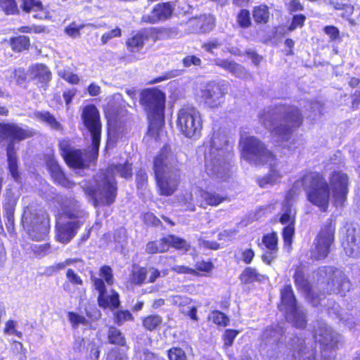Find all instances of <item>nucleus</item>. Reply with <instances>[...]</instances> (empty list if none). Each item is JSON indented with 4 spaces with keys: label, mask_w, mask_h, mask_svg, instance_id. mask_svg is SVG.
I'll return each instance as SVG.
<instances>
[{
    "label": "nucleus",
    "mask_w": 360,
    "mask_h": 360,
    "mask_svg": "<svg viewBox=\"0 0 360 360\" xmlns=\"http://www.w3.org/2000/svg\"><path fill=\"white\" fill-rule=\"evenodd\" d=\"M115 322L121 325L124 322L132 319V315L129 311H119L115 314Z\"/></svg>",
    "instance_id": "nucleus-58"
},
{
    "label": "nucleus",
    "mask_w": 360,
    "mask_h": 360,
    "mask_svg": "<svg viewBox=\"0 0 360 360\" xmlns=\"http://www.w3.org/2000/svg\"><path fill=\"white\" fill-rule=\"evenodd\" d=\"M83 25H77L76 22L70 23L65 30V32L70 37L75 38L80 35V30L84 28Z\"/></svg>",
    "instance_id": "nucleus-53"
},
{
    "label": "nucleus",
    "mask_w": 360,
    "mask_h": 360,
    "mask_svg": "<svg viewBox=\"0 0 360 360\" xmlns=\"http://www.w3.org/2000/svg\"><path fill=\"white\" fill-rule=\"evenodd\" d=\"M82 119L86 129L91 134L92 150L97 154L101 133V122L99 111L94 105H86L82 110Z\"/></svg>",
    "instance_id": "nucleus-16"
},
{
    "label": "nucleus",
    "mask_w": 360,
    "mask_h": 360,
    "mask_svg": "<svg viewBox=\"0 0 360 360\" xmlns=\"http://www.w3.org/2000/svg\"><path fill=\"white\" fill-rule=\"evenodd\" d=\"M101 278H96L91 276V280L94 283L95 289L98 291L99 296L98 302L99 306L104 308L115 309L120 305L119 295L114 290H111L108 292L105 290L103 280L108 285H112L113 283V276L112 274V269L109 266H103L100 269Z\"/></svg>",
    "instance_id": "nucleus-13"
},
{
    "label": "nucleus",
    "mask_w": 360,
    "mask_h": 360,
    "mask_svg": "<svg viewBox=\"0 0 360 360\" xmlns=\"http://www.w3.org/2000/svg\"><path fill=\"white\" fill-rule=\"evenodd\" d=\"M141 102L147 112L149 129H158L164 122L165 95L157 89L144 90Z\"/></svg>",
    "instance_id": "nucleus-9"
},
{
    "label": "nucleus",
    "mask_w": 360,
    "mask_h": 360,
    "mask_svg": "<svg viewBox=\"0 0 360 360\" xmlns=\"http://www.w3.org/2000/svg\"><path fill=\"white\" fill-rule=\"evenodd\" d=\"M28 72L30 77L41 84L42 86L46 87L51 79V72L46 65L41 63L30 66Z\"/></svg>",
    "instance_id": "nucleus-26"
},
{
    "label": "nucleus",
    "mask_w": 360,
    "mask_h": 360,
    "mask_svg": "<svg viewBox=\"0 0 360 360\" xmlns=\"http://www.w3.org/2000/svg\"><path fill=\"white\" fill-rule=\"evenodd\" d=\"M266 278L264 275L259 274L255 269L248 267L240 276V279L243 283H251L255 281H261Z\"/></svg>",
    "instance_id": "nucleus-38"
},
{
    "label": "nucleus",
    "mask_w": 360,
    "mask_h": 360,
    "mask_svg": "<svg viewBox=\"0 0 360 360\" xmlns=\"http://www.w3.org/2000/svg\"><path fill=\"white\" fill-rule=\"evenodd\" d=\"M148 39L146 31H140L133 34L126 41L127 50L131 53H138L143 47Z\"/></svg>",
    "instance_id": "nucleus-32"
},
{
    "label": "nucleus",
    "mask_w": 360,
    "mask_h": 360,
    "mask_svg": "<svg viewBox=\"0 0 360 360\" xmlns=\"http://www.w3.org/2000/svg\"><path fill=\"white\" fill-rule=\"evenodd\" d=\"M115 174L126 179L131 177V165L127 163L112 165L105 172H102L96 175L95 186L84 187L85 193L91 197L95 207L99 205H110L114 202L117 191Z\"/></svg>",
    "instance_id": "nucleus-2"
},
{
    "label": "nucleus",
    "mask_w": 360,
    "mask_h": 360,
    "mask_svg": "<svg viewBox=\"0 0 360 360\" xmlns=\"http://www.w3.org/2000/svg\"><path fill=\"white\" fill-rule=\"evenodd\" d=\"M59 147L61 155L63 157L64 160L67 156L70 155V153L75 149L71 147L68 140L60 141L59 143Z\"/></svg>",
    "instance_id": "nucleus-62"
},
{
    "label": "nucleus",
    "mask_w": 360,
    "mask_h": 360,
    "mask_svg": "<svg viewBox=\"0 0 360 360\" xmlns=\"http://www.w3.org/2000/svg\"><path fill=\"white\" fill-rule=\"evenodd\" d=\"M28 134L25 130L13 123H0V141L8 139L7 145L6 155L8 164V169L11 176L15 181H18L20 175L18 171V160L15 141H22L27 137Z\"/></svg>",
    "instance_id": "nucleus-8"
},
{
    "label": "nucleus",
    "mask_w": 360,
    "mask_h": 360,
    "mask_svg": "<svg viewBox=\"0 0 360 360\" xmlns=\"http://www.w3.org/2000/svg\"><path fill=\"white\" fill-rule=\"evenodd\" d=\"M305 16L304 15H295L293 16L292 21L289 26L288 30L290 31H293L297 27H301L303 26L305 21Z\"/></svg>",
    "instance_id": "nucleus-61"
},
{
    "label": "nucleus",
    "mask_w": 360,
    "mask_h": 360,
    "mask_svg": "<svg viewBox=\"0 0 360 360\" xmlns=\"http://www.w3.org/2000/svg\"><path fill=\"white\" fill-rule=\"evenodd\" d=\"M147 274V269L134 264L131 271L130 281L133 284L141 285L146 281Z\"/></svg>",
    "instance_id": "nucleus-37"
},
{
    "label": "nucleus",
    "mask_w": 360,
    "mask_h": 360,
    "mask_svg": "<svg viewBox=\"0 0 360 360\" xmlns=\"http://www.w3.org/2000/svg\"><path fill=\"white\" fill-rule=\"evenodd\" d=\"M108 340L112 344L124 345V338L122 333L115 328H110L108 331Z\"/></svg>",
    "instance_id": "nucleus-48"
},
{
    "label": "nucleus",
    "mask_w": 360,
    "mask_h": 360,
    "mask_svg": "<svg viewBox=\"0 0 360 360\" xmlns=\"http://www.w3.org/2000/svg\"><path fill=\"white\" fill-rule=\"evenodd\" d=\"M329 1H330V4L331 5H333L335 9L342 10V13H341L342 17L347 19L351 25H356L355 20L350 18L354 12V6H352L350 4H344L342 2H340L339 0H329Z\"/></svg>",
    "instance_id": "nucleus-35"
},
{
    "label": "nucleus",
    "mask_w": 360,
    "mask_h": 360,
    "mask_svg": "<svg viewBox=\"0 0 360 360\" xmlns=\"http://www.w3.org/2000/svg\"><path fill=\"white\" fill-rule=\"evenodd\" d=\"M169 360H187L184 351L179 347H173L167 351Z\"/></svg>",
    "instance_id": "nucleus-52"
},
{
    "label": "nucleus",
    "mask_w": 360,
    "mask_h": 360,
    "mask_svg": "<svg viewBox=\"0 0 360 360\" xmlns=\"http://www.w3.org/2000/svg\"><path fill=\"white\" fill-rule=\"evenodd\" d=\"M290 349L293 350L292 356L299 360H316V352L312 345L306 342L305 340L300 336L292 339Z\"/></svg>",
    "instance_id": "nucleus-21"
},
{
    "label": "nucleus",
    "mask_w": 360,
    "mask_h": 360,
    "mask_svg": "<svg viewBox=\"0 0 360 360\" xmlns=\"http://www.w3.org/2000/svg\"><path fill=\"white\" fill-rule=\"evenodd\" d=\"M47 167L54 181L63 187L70 188L72 184L65 176L60 166L54 159L47 162Z\"/></svg>",
    "instance_id": "nucleus-30"
},
{
    "label": "nucleus",
    "mask_w": 360,
    "mask_h": 360,
    "mask_svg": "<svg viewBox=\"0 0 360 360\" xmlns=\"http://www.w3.org/2000/svg\"><path fill=\"white\" fill-rule=\"evenodd\" d=\"M238 334V331L237 330L231 329L226 330L224 335V345L227 347L231 346Z\"/></svg>",
    "instance_id": "nucleus-64"
},
{
    "label": "nucleus",
    "mask_w": 360,
    "mask_h": 360,
    "mask_svg": "<svg viewBox=\"0 0 360 360\" xmlns=\"http://www.w3.org/2000/svg\"><path fill=\"white\" fill-rule=\"evenodd\" d=\"M63 214L71 221L64 222L62 219L56 224V238L58 241L67 243L75 236L77 230L82 226L87 217V212L81 207L79 201L75 199L67 200L63 207Z\"/></svg>",
    "instance_id": "nucleus-6"
},
{
    "label": "nucleus",
    "mask_w": 360,
    "mask_h": 360,
    "mask_svg": "<svg viewBox=\"0 0 360 360\" xmlns=\"http://www.w3.org/2000/svg\"><path fill=\"white\" fill-rule=\"evenodd\" d=\"M153 169L160 193L171 195L176 190L179 180V163L167 147L155 157Z\"/></svg>",
    "instance_id": "nucleus-5"
},
{
    "label": "nucleus",
    "mask_w": 360,
    "mask_h": 360,
    "mask_svg": "<svg viewBox=\"0 0 360 360\" xmlns=\"http://www.w3.org/2000/svg\"><path fill=\"white\" fill-rule=\"evenodd\" d=\"M329 189L335 206H342L348 193V177L341 172H334L329 177Z\"/></svg>",
    "instance_id": "nucleus-19"
},
{
    "label": "nucleus",
    "mask_w": 360,
    "mask_h": 360,
    "mask_svg": "<svg viewBox=\"0 0 360 360\" xmlns=\"http://www.w3.org/2000/svg\"><path fill=\"white\" fill-rule=\"evenodd\" d=\"M342 245L349 257L360 256V232L354 228H348L342 236Z\"/></svg>",
    "instance_id": "nucleus-22"
},
{
    "label": "nucleus",
    "mask_w": 360,
    "mask_h": 360,
    "mask_svg": "<svg viewBox=\"0 0 360 360\" xmlns=\"http://www.w3.org/2000/svg\"><path fill=\"white\" fill-rule=\"evenodd\" d=\"M177 127L186 137L198 139L202 129L200 112L193 107L181 109L178 113Z\"/></svg>",
    "instance_id": "nucleus-14"
},
{
    "label": "nucleus",
    "mask_w": 360,
    "mask_h": 360,
    "mask_svg": "<svg viewBox=\"0 0 360 360\" xmlns=\"http://www.w3.org/2000/svg\"><path fill=\"white\" fill-rule=\"evenodd\" d=\"M89 160V154L78 149H74L65 159L66 163L74 168H82Z\"/></svg>",
    "instance_id": "nucleus-31"
},
{
    "label": "nucleus",
    "mask_w": 360,
    "mask_h": 360,
    "mask_svg": "<svg viewBox=\"0 0 360 360\" xmlns=\"http://www.w3.org/2000/svg\"><path fill=\"white\" fill-rule=\"evenodd\" d=\"M106 360H128V358L124 351L115 348L108 354Z\"/></svg>",
    "instance_id": "nucleus-57"
},
{
    "label": "nucleus",
    "mask_w": 360,
    "mask_h": 360,
    "mask_svg": "<svg viewBox=\"0 0 360 360\" xmlns=\"http://www.w3.org/2000/svg\"><path fill=\"white\" fill-rule=\"evenodd\" d=\"M122 35V30L119 27H115V29L104 33L101 37V41L103 44H107L110 40L115 37H120Z\"/></svg>",
    "instance_id": "nucleus-56"
},
{
    "label": "nucleus",
    "mask_w": 360,
    "mask_h": 360,
    "mask_svg": "<svg viewBox=\"0 0 360 360\" xmlns=\"http://www.w3.org/2000/svg\"><path fill=\"white\" fill-rule=\"evenodd\" d=\"M14 210L15 203L13 202H8L4 205L5 215L7 219L8 224L12 225L14 221Z\"/></svg>",
    "instance_id": "nucleus-54"
},
{
    "label": "nucleus",
    "mask_w": 360,
    "mask_h": 360,
    "mask_svg": "<svg viewBox=\"0 0 360 360\" xmlns=\"http://www.w3.org/2000/svg\"><path fill=\"white\" fill-rule=\"evenodd\" d=\"M133 360H162V358L148 349H143L136 352Z\"/></svg>",
    "instance_id": "nucleus-50"
},
{
    "label": "nucleus",
    "mask_w": 360,
    "mask_h": 360,
    "mask_svg": "<svg viewBox=\"0 0 360 360\" xmlns=\"http://www.w3.org/2000/svg\"><path fill=\"white\" fill-rule=\"evenodd\" d=\"M269 8L265 5H259L253 10V18L257 23H266L269 18Z\"/></svg>",
    "instance_id": "nucleus-39"
},
{
    "label": "nucleus",
    "mask_w": 360,
    "mask_h": 360,
    "mask_svg": "<svg viewBox=\"0 0 360 360\" xmlns=\"http://www.w3.org/2000/svg\"><path fill=\"white\" fill-rule=\"evenodd\" d=\"M11 48L15 51H21L28 49L30 46V39L25 36L13 37L10 40Z\"/></svg>",
    "instance_id": "nucleus-40"
},
{
    "label": "nucleus",
    "mask_w": 360,
    "mask_h": 360,
    "mask_svg": "<svg viewBox=\"0 0 360 360\" xmlns=\"http://www.w3.org/2000/svg\"><path fill=\"white\" fill-rule=\"evenodd\" d=\"M295 185H302L308 201L312 205L323 212L328 210L330 196L329 186L320 174L309 172L297 181Z\"/></svg>",
    "instance_id": "nucleus-7"
},
{
    "label": "nucleus",
    "mask_w": 360,
    "mask_h": 360,
    "mask_svg": "<svg viewBox=\"0 0 360 360\" xmlns=\"http://www.w3.org/2000/svg\"><path fill=\"white\" fill-rule=\"evenodd\" d=\"M35 117L37 120L45 123L52 129L57 131H60L62 129V125L49 112H36Z\"/></svg>",
    "instance_id": "nucleus-36"
},
{
    "label": "nucleus",
    "mask_w": 360,
    "mask_h": 360,
    "mask_svg": "<svg viewBox=\"0 0 360 360\" xmlns=\"http://www.w3.org/2000/svg\"><path fill=\"white\" fill-rule=\"evenodd\" d=\"M240 147L243 159L255 165L269 164V173L258 181L261 187L274 186L280 182L286 173L284 165L276 161L275 156L264 148L262 143L253 136H242Z\"/></svg>",
    "instance_id": "nucleus-1"
},
{
    "label": "nucleus",
    "mask_w": 360,
    "mask_h": 360,
    "mask_svg": "<svg viewBox=\"0 0 360 360\" xmlns=\"http://www.w3.org/2000/svg\"><path fill=\"white\" fill-rule=\"evenodd\" d=\"M283 335V328L276 325L267 328L262 335V340L266 344H274L281 340Z\"/></svg>",
    "instance_id": "nucleus-33"
},
{
    "label": "nucleus",
    "mask_w": 360,
    "mask_h": 360,
    "mask_svg": "<svg viewBox=\"0 0 360 360\" xmlns=\"http://www.w3.org/2000/svg\"><path fill=\"white\" fill-rule=\"evenodd\" d=\"M195 193L200 197V199L197 200V203H199L200 206H203L204 203L206 205L217 206L226 198V195L202 189L197 190Z\"/></svg>",
    "instance_id": "nucleus-27"
},
{
    "label": "nucleus",
    "mask_w": 360,
    "mask_h": 360,
    "mask_svg": "<svg viewBox=\"0 0 360 360\" xmlns=\"http://www.w3.org/2000/svg\"><path fill=\"white\" fill-rule=\"evenodd\" d=\"M173 10L174 6L170 3L158 4L155 6L150 14L142 17V20L152 24L157 23L170 17Z\"/></svg>",
    "instance_id": "nucleus-24"
},
{
    "label": "nucleus",
    "mask_w": 360,
    "mask_h": 360,
    "mask_svg": "<svg viewBox=\"0 0 360 360\" xmlns=\"http://www.w3.org/2000/svg\"><path fill=\"white\" fill-rule=\"evenodd\" d=\"M21 7L27 13L40 11V13L35 15L36 18L39 19L47 17L46 13L43 11V5L39 0H22Z\"/></svg>",
    "instance_id": "nucleus-34"
},
{
    "label": "nucleus",
    "mask_w": 360,
    "mask_h": 360,
    "mask_svg": "<svg viewBox=\"0 0 360 360\" xmlns=\"http://www.w3.org/2000/svg\"><path fill=\"white\" fill-rule=\"evenodd\" d=\"M264 126L271 130L276 141H288L293 129L302 122L299 110L293 106H278L265 112L261 117Z\"/></svg>",
    "instance_id": "nucleus-3"
},
{
    "label": "nucleus",
    "mask_w": 360,
    "mask_h": 360,
    "mask_svg": "<svg viewBox=\"0 0 360 360\" xmlns=\"http://www.w3.org/2000/svg\"><path fill=\"white\" fill-rule=\"evenodd\" d=\"M231 152L232 146L229 143L226 135L221 131H214L209 148L205 153V166L207 175L213 179H225L228 176Z\"/></svg>",
    "instance_id": "nucleus-4"
},
{
    "label": "nucleus",
    "mask_w": 360,
    "mask_h": 360,
    "mask_svg": "<svg viewBox=\"0 0 360 360\" xmlns=\"http://www.w3.org/2000/svg\"><path fill=\"white\" fill-rule=\"evenodd\" d=\"M278 236L276 233L266 234L263 236L262 242L269 250H278Z\"/></svg>",
    "instance_id": "nucleus-43"
},
{
    "label": "nucleus",
    "mask_w": 360,
    "mask_h": 360,
    "mask_svg": "<svg viewBox=\"0 0 360 360\" xmlns=\"http://www.w3.org/2000/svg\"><path fill=\"white\" fill-rule=\"evenodd\" d=\"M66 278L68 281L63 283V290L72 294L73 290L71 288V285H78V291L79 294L80 300H83V296L85 294V290L82 288L83 285V281L81 277L77 274L72 269H68L66 272Z\"/></svg>",
    "instance_id": "nucleus-29"
},
{
    "label": "nucleus",
    "mask_w": 360,
    "mask_h": 360,
    "mask_svg": "<svg viewBox=\"0 0 360 360\" xmlns=\"http://www.w3.org/2000/svg\"><path fill=\"white\" fill-rule=\"evenodd\" d=\"M172 302L179 307H184L191 303V299L186 296L175 295L172 297Z\"/></svg>",
    "instance_id": "nucleus-60"
},
{
    "label": "nucleus",
    "mask_w": 360,
    "mask_h": 360,
    "mask_svg": "<svg viewBox=\"0 0 360 360\" xmlns=\"http://www.w3.org/2000/svg\"><path fill=\"white\" fill-rule=\"evenodd\" d=\"M335 227L330 222L324 226L314 242V247L311 250V257L319 260L326 258L334 240Z\"/></svg>",
    "instance_id": "nucleus-17"
},
{
    "label": "nucleus",
    "mask_w": 360,
    "mask_h": 360,
    "mask_svg": "<svg viewBox=\"0 0 360 360\" xmlns=\"http://www.w3.org/2000/svg\"><path fill=\"white\" fill-rule=\"evenodd\" d=\"M226 91L224 86L215 82H210L200 90L198 96L210 108H217L224 102Z\"/></svg>",
    "instance_id": "nucleus-18"
},
{
    "label": "nucleus",
    "mask_w": 360,
    "mask_h": 360,
    "mask_svg": "<svg viewBox=\"0 0 360 360\" xmlns=\"http://www.w3.org/2000/svg\"><path fill=\"white\" fill-rule=\"evenodd\" d=\"M86 352L88 353L86 360H98L100 351L96 344L89 342L86 347Z\"/></svg>",
    "instance_id": "nucleus-55"
},
{
    "label": "nucleus",
    "mask_w": 360,
    "mask_h": 360,
    "mask_svg": "<svg viewBox=\"0 0 360 360\" xmlns=\"http://www.w3.org/2000/svg\"><path fill=\"white\" fill-rule=\"evenodd\" d=\"M17 323L13 320H9L6 323L4 332L8 335H15L18 338L22 337V333L15 330Z\"/></svg>",
    "instance_id": "nucleus-59"
},
{
    "label": "nucleus",
    "mask_w": 360,
    "mask_h": 360,
    "mask_svg": "<svg viewBox=\"0 0 360 360\" xmlns=\"http://www.w3.org/2000/svg\"><path fill=\"white\" fill-rule=\"evenodd\" d=\"M314 328V338L315 342L320 345L324 360H333V352L341 340L340 335L323 321H318Z\"/></svg>",
    "instance_id": "nucleus-11"
},
{
    "label": "nucleus",
    "mask_w": 360,
    "mask_h": 360,
    "mask_svg": "<svg viewBox=\"0 0 360 360\" xmlns=\"http://www.w3.org/2000/svg\"><path fill=\"white\" fill-rule=\"evenodd\" d=\"M210 319L217 325L226 326L229 322V318L219 311H214L210 315Z\"/></svg>",
    "instance_id": "nucleus-51"
},
{
    "label": "nucleus",
    "mask_w": 360,
    "mask_h": 360,
    "mask_svg": "<svg viewBox=\"0 0 360 360\" xmlns=\"http://www.w3.org/2000/svg\"><path fill=\"white\" fill-rule=\"evenodd\" d=\"M22 222L32 240L44 239L49 230L48 219L42 210L33 211L32 208L27 207L23 212Z\"/></svg>",
    "instance_id": "nucleus-12"
},
{
    "label": "nucleus",
    "mask_w": 360,
    "mask_h": 360,
    "mask_svg": "<svg viewBox=\"0 0 360 360\" xmlns=\"http://www.w3.org/2000/svg\"><path fill=\"white\" fill-rule=\"evenodd\" d=\"M58 75L71 84H77L80 81L79 76L68 69H58Z\"/></svg>",
    "instance_id": "nucleus-42"
},
{
    "label": "nucleus",
    "mask_w": 360,
    "mask_h": 360,
    "mask_svg": "<svg viewBox=\"0 0 360 360\" xmlns=\"http://www.w3.org/2000/svg\"><path fill=\"white\" fill-rule=\"evenodd\" d=\"M0 6L7 15H13L18 12L15 0H0Z\"/></svg>",
    "instance_id": "nucleus-49"
},
{
    "label": "nucleus",
    "mask_w": 360,
    "mask_h": 360,
    "mask_svg": "<svg viewBox=\"0 0 360 360\" xmlns=\"http://www.w3.org/2000/svg\"><path fill=\"white\" fill-rule=\"evenodd\" d=\"M295 234V224L285 225L283 230V237L284 246L288 248V252L290 251L292 238Z\"/></svg>",
    "instance_id": "nucleus-41"
},
{
    "label": "nucleus",
    "mask_w": 360,
    "mask_h": 360,
    "mask_svg": "<svg viewBox=\"0 0 360 360\" xmlns=\"http://www.w3.org/2000/svg\"><path fill=\"white\" fill-rule=\"evenodd\" d=\"M197 20L200 24V30L204 32L210 31L214 26V18L211 15L201 16Z\"/></svg>",
    "instance_id": "nucleus-44"
},
{
    "label": "nucleus",
    "mask_w": 360,
    "mask_h": 360,
    "mask_svg": "<svg viewBox=\"0 0 360 360\" xmlns=\"http://www.w3.org/2000/svg\"><path fill=\"white\" fill-rule=\"evenodd\" d=\"M294 280L295 285L298 288V289L304 292L307 299L311 302V304L314 306H322L325 304V303H323V299L318 297V296L315 295L314 290L311 288V286L307 280L305 279L304 274L302 271V270L297 269L295 271L294 275Z\"/></svg>",
    "instance_id": "nucleus-23"
},
{
    "label": "nucleus",
    "mask_w": 360,
    "mask_h": 360,
    "mask_svg": "<svg viewBox=\"0 0 360 360\" xmlns=\"http://www.w3.org/2000/svg\"><path fill=\"white\" fill-rule=\"evenodd\" d=\"M296 192L294 189L290 190L285 195L280 217V222L283 225L295 224L296 212L292 207V204Z\"/></svg>",
    "instance_id": "nucleus-25"
},
{
    "label": "nucleus",
    "mask_w": 360,
    "mask_h": 360,
    "mask_svg": "<svg viewBox=\"0 0 360 360\" xmlns=\"http://www.w3.org/2000/svg\"><path fill=\"white\" fill-rule=\"evenodd\" d=\"M214 63L237 77L245 78L247 77L248 73L245 69L233 60L215 58L214 59Z\"/></svg>",
    "instance_id": "nucleus-28"
},
{
    "label": "nucleus",
    "mask_w": 360,
    "mask_h": 360,
    "mask_svg": "<svg viewBox=\"0 0 360 360\" xmlns=\"http://www.w3.org/2000/svg\"><path fill=\"white\" fill-rule=\"evenodd\" d=\"M178 202L181 205L185 206L187 210L191 211L195 210L193 197L191 192L186 191L181 195L179 196Z\"/></svg>",
    "instance_id": "nucleus-46"
},
{
    "label": "nucleus",
    "mask_w": 360,
    "mask_h": 360,
    "mask_svg": "<svg viewBox=\"0 0 360 360\" xmlns=\"http://www.w3.org/2000/svg\"><path fill=\"white\" fill-rule=\"evenodd\" d=\"M162 321V319L160 316L150 315L143 319V325L147 330H153L159 326Z\"/></svg>",
    "instance_id": "nucleus-45"
},
{
    "label": "nucleus",
    "mask_w": 360,
    "mask_h": 360,
    "mask_svg": "<svg viewBox=\"0 0 360 360\" xmlns=\"http://www.w3.org/2000/svg\"><path fill=\"white\" fill-rule=\"evenodd\" d=\"M238 21L240 26L247 27L250 24V13L247 10H242L238 16Z\"/></svg>",
    "instance_id": "nucleus-63"
},
{
    "label": "nucleus",
    "mask_w": 360,
    "mask_h": 360,
    "mask_svg": "<svg viewBox=\"0 0 360 360\" xmlns=\"http://www.w3.org/2000/svg\"><path fill=\"white\" fill-rule=\"evenodd\" d=\"M281 300L279 309L285 314L286 320L297 328H304L307 323L306 316L302 309L297 307L290 285H285L281 290Z\"/></svg>",
    "instance_id": "nucleus-15"
},
{
    "label": "nucleus",
    "mask_w": 360,
    "mask_h": 360,
    "mask_svg": "<svg viewBox=\"0 0 360 360\" xmlns=\"http://www.w3.org/2000/svg\"><path fill=\"white\" fill-rule=\"evenodd\" d=\"M319 281L323 285L324 290L330 293L345 295L350 289V283L344 273L332 266H323L319 269Z\"/></svg>",
    "instance_id": "nucleus-10"
},
{
    "label": "nucleus",
    "mask_w": 360,
    "mask_h": 360,
    "mask_svg": "<svg viewBox=\"0 0 360 360\" xmlns=\"http://www.w3.org/2000/svg\"><path fill=\"white\" fill-rule=\"evenodd\" d=\"M68 317L72 326L75 328H77L80 325L87 326L89 323L87 319L84 316L79 315L75 312H69Z\"/></svg>",
    "instance_id": "nucleus-47"
},
{
    "label": "nucleus",
    "mask_w": 360,
    "mask_h": 360,
    "mask_svg": "<svg viewBox=\"0 0 360 360\" xmlns=\"http://www.w3.org/2000/svg\"><path fill=\"white\" fill-rule=\"evenodd\" d=\"M170 246L178 250H187L188 244L185 240L174 236H168L158 241L149 242L146 245V252L148 254H155L167 251Z\"/></svg>",
    "instance_id": "nucleus-20"
}]
</instances>
